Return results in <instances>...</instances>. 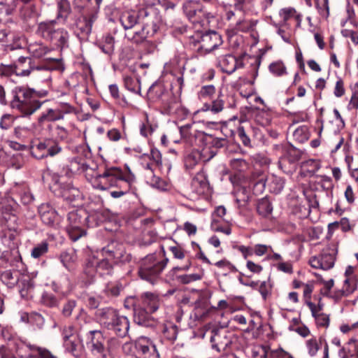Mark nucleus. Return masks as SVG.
Here are the masks:
<instances>
[{
	"mask_svg": "<svg viewBox=\"0 0 358 358\" xmlns=\"http://www.w3.org/2000/svg\"><path fill=\"white\" fill-rule=\"evenodd\" d=\"M87 171L86 177L92 183V186L98 189L106 190L111 187L119 186L121 180L127 175L124 172L117 167H111L107 169L101 174H99L94 170L85 167L83 164L80 167L79 163L76 160L70 162V169L71 171H78L80 169Z\"/></svg>",
	"mask_w": 358,
	"mask_h": 358,
	"instance_id": "obj_1",
	"label": "nucleus"
},
{
	"mask_svg": "<svg viewBox=\"0 0 358 358\" xmlns=\"http://www.w3.org/2000/svg\"><path fill=\"white\" fill-rule=\"evenodd\" d=\"M95 317L100 325L123 338L128 334L129 322L127 317L120 315L118 311L110 307L98 308Z\"/></svg>",
	"mask_w": 358,
	"mask_h": 358,
	"instance_id": "obj_2",
	"label": "nucleus"
},
{
	"mask_svg": "<svg viewBox=\"0 0 358 358\" xmlns=\"http://www.w3.org/2000/svg\"><path fill=\"white\" fill-rule=\"evenodd\" d=\"M12 94L11 107L20 110L24 116L32 115L41 106L42 103L37 99L38 93L33 89L16 87Z\"/></svg>",
	"mask_w": 358,
	"mask_h": 358,
	"instance_id": "obj_3",
	"label": "nucleus"
},
{
	"mask_svg": "<svg viewBox=\"0 0 358 358\" xmlns=\"http://www.w3.org/2000/svg\"><path fill=\"white\" fill-rule=\"evenodd\" d=\"M132 301L131 306L134 307V320L140 324L147 326L150 315L155 312L161 303L159 295L155 292H145L141 299L134 301L131 297L127 299Z\"/></svg>",
	"mask_w": 358,
	"mask_h": 358,
	"instance_id": "obj_4",
	"label": "nucleus"
},
{
	"mask_svg": "<svg viewBox=\"0 0 358 358\" xmlns=\"http://www.w3.org/2000/svg\"><path fill=\"white\" fill-rule=\"evenodd\" d=\"M113 269V262L108 257L102 259L96 257H89L85 263L84 272L80 281V288H87L94 281L96 274L100 275L110 274Z\"/></svg>",
	"mask_w": 358,
	"mask_h": 358,
	"instance_id": "obj_5",
	"label": "nucleus"
},
{
	"mask_svg": "<svg viewBox=\"0 0 358 358\" xmlns=\"http://www.w3.org/2000/svg\"><path fill=\"white\" fill-rule=\"evenodd\" d=\"M56 20H48L38 23L36 34L46 41L58 48L68 46L69 35L64 28H57Z\"/></svg>",
	"mask_w": 358,
	"mask_h": 358,
	"instance_id": "obj_6",
	"label": "nucleus"
},
{
	"mask_svg": "<svg viewBox=\"0 0 358 358\" xmlns=\"http://www.w3.org/2000/svg\"><path fill=\"white\" fill-rule=\"evenodd\" d=\"M168 262V259H157L155 254L146 256L141 262L138 271L139 276L145 280L153 282L164 270Z\"/></svg>",
	"mask_w": 358,
	"mask_h": 358,
	"instance_id": "obj_7",
	"label": "nucleus"
},
{
	"mask_svg": "<svg viewBox=\"0 0 358 358\" xmlns=\"http://www.w3.org/2000/svg\"><path fill=\"white\" fill-rule=\"evenodd\" d=\"M101 2L102 0H95L96 7L91 8L87 6L82 5L83 0L74 1L75 8H77L81 12L82 20L79 22L78 26L84 35L89 36L91 34L93 24L98 19L99 7Z\"/></svg>",
	"mask_w": 358,
	"mask_h": 358,
	"instance_id": "obj_8",
	"label": "nucleus"
},
{
	"mask_svg": "<svg viewBox=\"0 0 358 358\" xmlns=\"http://www.w3.org/2000/svg\"><path fill=\"white\" fill-rule=\"evenodd\" d=\"M62 150L57 140L49 138L33 141L30 146L31 156L37 159L52 157L60 153Z\"/></svg>",
	"mask_w": 358,
	"mask_h": 358,
	"instance_id": "obj_9",
	"label": "nucleus"
},
{
	"mask_svg": "<svg viewBox=\"0 0 358 358\" xmlns=\"http://www.w3.org/2000/svg\"><path fill=\"white\" fill-rule=\"evenodd\" d=\"M89 216L85 211H71L68 214L67 230L71 238L76 241L85 235L83 227L87 224Z\"/></svg>",
	"mask_w": 358,
	"mask_h": 358,
	"instance_id": "obj_10",
	"label": "nucleus"
},
{
	"mask_svg": "<svg viewBox=\"0 0 358 358\" xmlns=\"http://www.w3.org/2000/svg\"><path fill=\"white\" fill-rule=\"evenodd\" d=\"M15 72L17 76L22 77L29 76L31 73L45 74V79L50 78V69L39 65H36L35 62L29 57H20L14 64Z\"/></svg>",
	"mask_w": 358,
	"mask_h": 358,
	"instance_id": "obj_11",
	"label": "nucleus"
},
{
	"mask_svg": "<svg viewBox=\"0 0 358 358\" xmlns=\"http://www.w3.org/2000/svg\"><path fill=\"white\" fill-rule=\"evenodd\" d=\"M338 252V246L336 243L328 245L318 257H313L310 259L312 267L328 270L331 268L335 262L336 255Z\"/></svg>",
	"mask_w": 358,
	"mask_h": 358,
	"instance_id": "obj_12",
	"label": "nucleus"
},
{
	"mask_svg": "<svg viewBox=\"0 0 358 358\" xmlns=\"http://www.w3.org/2000/svg\"><path fill=\"white\" fill-rule=\"evenodd\" d=\"M199 46L197 51L201 55H206L216 49L222 43L220 34L215 31H209L197 35Z\"/></svg>",
	"mask_w": 358,
	"mask_h": 358,
	"instance_id": "obj_13",
	"label": "nucleus"
},
{
	"mask_svg": "<svg viewBox=\"0 0 358 358\" xmlns=\"http://www.w3.org/2000/svg\"><path fill=\"white\" fill-rule=\"evenodd\" d=\"M139 24L145 28H148L152 33H156L161 17L158 15L157 10L152 6H146L145 8L138 10Z\"/></svg>",
	"mask_w": 358,
	"mask_h": 358,
	"instance_id": "obj_14",
	"label": "nucleus"
},
{
	"mask_svg": "<svg viewBox=\"0 0 358 358\" xmlns=\"http://www.w3.org/2000/svg\"><path fill=\"white\" fill-rule=\"evenodd\" d=\"M215 154L216 152L210 150V147L208 146H205L201 150H193L185 156L184 159L185 166L186 169L192 170L200 162H208Z\"/></svg>",
	"mask_w": 358,
	"mask_h": 358,
	"instance_id": "obj_15",
	"label": "nucleus"
},
{
	"mask_svg": "<svg viewBox=\"0 0 358 358\" xmlns=\"http://www.w3.org/2000/svg\"><path fill=\"white\" fill-rule=\"evenodd\" d=\"M179 131L182 140L190 146L199 145L205 138V134L199 131L194 123L181 126Z\"/></svg>",
	"mask_w": 358,
	"mask_h": 358,
	"instance_id": "obj_16",
	"label": "nucleus"
},
{
	"mask_svg": "<svg viewBox=\"0 0 358 358\" xmlns=\"http://www.w3.org/2000/svg\"><path fill=\"white\" fill-rule=\"evenodd\" d=\"M210 337L212 347L217 352L225 351L232 343L234 334L225 329L213 330Z\"/></svg>",
	"mask_w": 358,
	"mask_h": 358,
	"instance_id": "obj_17",
	"label": "nucleus"
},
{
	"mask_svg": "<svg viewBox=\"0 0 358 358\" xmlns=\"http://www.w3.org/2000/svg\"><path fill=\"white\" fill-rule=\"evenodd\" d=\"M182 10L185 16L193 23L200 22L205 16L203 6L198 0H188L183 3Z\"/></svg>",
	"mask_w": 358,
	"mask_h": 358,
	"instance_id": "obj_18",
	"label": "nucleus"
},
{
	"mask_svg": "<svg viewBox=\"0 0 358 358\" xmlns=\"http://www.w3.org/2000/svg\"><path fill=\"white\" fill-rule=\"evenodd\" d=\"M267 184L271 192L279 194L284 188L285 180L280 177L272 175L266 178L262 176L257 181L253 182L255 189L262 192Z\"/></svg>",
	"mask_w": 358,
	"mask_h": 358,
	"instance_id": "obj_19",
	"label": "nucleus"
},
{
	"mask_svg": "<svg viewBox=\"0 0 358 358\" xmlns=\"http://www.w3.org/2000/svg\"><path fill=\"white\" fill-rule=\"evenodd\" d=\"M87 339L89 340L87 343V346L93 355H99L101 358H103L104 355H107L103 344L104 338L101 331H90Z\"/></svg>",
	"mask_w": 358,
	"mask_h": 358,
	"instance_id": "obj_20",
	"label": "nucleus"
},
{
	"mask_svg": "<svg viewBox=\"0 0 358 358\" xmlns=\"http://www.w3.org/2000/svg\"><path fill=\"white\" fill-rule=\"evenodd\" d=\"M38 211L42 222L48 226L53 227L59 221V217L54 208L48 203H42L38 206Z\"/></svg>",
	"mask_w": 358,
	"mask_h": 358,
	"instance_id": "obj_21",
	"label": "nucleus"
},
{
	"mask_svg": "<svg viewBox=\"0 0 358 358\" xmlns=\"http://www.w3.org/2000/svg\"><path fill=\"white\" fill-rule=\"evenodd\" d=\"M149 99L153 101H161L167 105V101L170 97V93L162 83L155 82L149 88L148 92Z\"/></svg>",
	"mask_w": 358,
	"mask_h": 358,
	"instance_id": "obj_22",
	"label": "nucleus"
},
{
	"mask_svg": "<svg viewBox=\"0 0 358 358\" xmlns=\"http://www.w3.org/2000/svg\"><path fill=\"white\" fill-rule=\"evenodd\" d=\"M127 175L121 180V182L119 183L120 190L111 191L110 192V196L114 199L120 198L126 194H127L131 185L136 181L135 175L131 171L130 169L127 166Z\"/></svg>",
	"mask_w": 358,
	"mask_h": 358,
	"instance_id": "obj_23",
	"label": "nucleus"
},
{
	"mask_svg": "<svg viewBox=\"0 0 358 358\" xmlns=\"http://www.w3.org/2000/svg\"><path fill=\"white\" fill-rule=\"evenodd\" d=\"M219 65L222 71L231 74L237 69L243 66V62L241 59H237L232 55L228 54L219 58Z\"/></svg>",
	"mask_w": 358,
	"mask_h": 358,
	"instance_id": "obj_24",
	"label": "nucleus"
},
{
	"mask_svg": "<svg viewBox=\"0 0 358 358\" xmlns=\"http://www.w3.org/2000/svg\"><path fill=\"white\" fill-rule=\"evenodd\" d=\"M103 256L108 257L110 261L114 263L118 262H126L130 259L129 255L124 252L122 245H118L117 248L113 249V245H109L102 250Z\"/></svg>",
	"mask_w": 358,
	"mask_h": 358,
	"instance_id": "obj_25",
	"label": "nucleus"
},
{
	"mask_svg": "<svg viewBox=\"0 0 358 358\" xmlns=\"http://www.w3.org/2000/svg\"><path fill=\"white\" fill-rule=\"evenodd\" d=\"M254 358H286L282 350H270L268 345H257L252 350Z\"/></svg>",
	"mask_w": 358,
	"mask_h": 358,
	"instance_id": "obj_26",
	"label": "nucleus"
},
{
	"mask_svg": "<svg viewBox=\"0 0 358 358\" xmlns=\"http://www.w3.org/2000/svg\"><path fill=\"white\" fill-rule=\"evenodd\" d=\"M136 348L139 352L148 358L158 355L155 345L145 337H141L136 341Z\"/></svg>",
	"mask_w": 358,
	"mask_h": 358,
	"instance_id": "obj_27",
	"label": "nucleus"
},
{
	"mask_svg": "<svg viewBox=\"0 0 358 358\" xmlns=\"http://www.w3.org/2000/svg\"><path fill=\"white\" fill-rule=\"evenodd\" d=\"M138 11L133 10H126L121 13L120 22L125 30L131 29L139 24Z\"/></svg>",
	"mask_w": 358,
	"mask_h": 358,
	"instance_id": "obj_28",
	"label": "nucleus"
},
{
	"mask_svg": "<svg viewBox=\"0 0 358 358\" xmlns=\"http://www.w3.org/2000/svg\"><path fill=\"white\" fill-rule=\"evenodd\" d=\"M12 194L18 197L23 204H29L33 201V196L24 183L15 184L11 189Z\"/></svg>",
	"mask_w": 358,
	"mask_h": 358,
	"instance_id": "obj_29",
	"label": "nucleus"
},
{
	"mask_svg": "<svg viewBox=\"0 0 358 358\" xmlns=\"http://www.w3.org/2000/svg\"><path fill=\"white\" fill-rule=\"evenodd\" d=\"M27 49L29 54L35 58H41L51 51L47 45L41 41L29 43Z\"/></svg>",
	"mask_w": 358,
	"mask_h": 358,
	"instance_id": "obj_30",
	"label": "nucleus"
},
{
	"mask_svg": "<svg viewBox=\"0 0 358 358\" xmlns=\"http://www.w3.org/2000/svg\"><path fill=\"white\" fill-rule=\"evenodd\" d=\"M306 304L310 308L312 315L315 317L316 323L320 327H327L329 324V316L324 313H317V307L311 301H306Z\"/></svg>",
	"mask_w": 358,
	"mask_h": 358,
	"instance_id": "obj_31",
	"label": "nucleus"
},
{
	"mask_svg": "<svg viewBox=\"0 0 358 358\" xmlns=\"http://www.w3.org/2000/svg\"><path fill=\"white\" fill-rule=\"evenodd\" d=\"M114 38L110 34H106L99 42V47L103 53L111 55L114 52Z\"/></svg>",
	"mask_w": 358,
	"mask_h": 358,
	"instance_id": "obj_32",
	"label": "nucleus"
},
{
	"mask_svg": "<svg viewBox=\"0 0 358 358\" xmlns=\"http://www.w3.org/2000/svg\"><path fill=\"white\" fill-rule=\"evenodd\" d=\"M155 33L150 31L148 28L141 26V30L135 31L132 36L127 34V37L135 43H140L144 41L150 35H153Z\"/></svg>",
	"mask_w": 358,
	"mask_h": 358,
	"instance_id": "obj_33",
	"label": "nucleus"
},
{
	"mask_svg": "<svg viewBox=\"0 0 358 358\" xmlns=\"http://www.w3.org/2000/svg\"><path fill=\"white\" fill-rule=\"evenodd\" d=\"M272 210L271 203L268 199L263 198L257 203V211L260 216L267 217L271 215Z\"/></svg>",
	"mask_w": 358,
	"mask_h": 358,
	"instance_id": "obj_34",
	"label": "nucleus"
},
{
	"mask_svg": "<svg viewBox=\"0 0 358 358\" xmlns=\"http://www.w3.org/2000/svg\"><path fill=\"white\" fill-rule=\"evenodd\" d=\"M62 116L58 113L57 109H48L46 112L43 113L38 117V122L43 123L44 122H53L62 120Z\"/></svg>",
	"mask_w": 358,
	"mask_h": 358,
	"instance_id": "obj_35",
	"label": "nucleus"
},
{
	"mask_svg": "<svg viewBox=\"0 0 358 358\" xmlns=\"http://www.w3.org/2000/svg\"><path fill=\"white\" fill-rule=\"evenodd\" d=\"M322 341H325L322 337H320L319 341H317L315 337H313L306 341V346L308 354L311 357H313L317 354L320 349V344H321Z\"/></svg>",
	"mask_w": 358,
	"mask_h": 358,
	"instance_id": "obj_36",
	"label": "nucleus"
},
{
	"mask_svg": "<svg viewBox=\"0 0 358 358\" xmlns=\"http://www.w3.org/2000/svg\"><path fill=\"white\" fill-rule=\"evenodd\" d=\"M294 139L300 143H303L309 138V131L307 126L303 125L296 128L293 131Z\"/></svg>",
	"mask_w": 358,
	"mask_h": 358,
	"instance_id": "obj_37",
	"label": "nucleus"
},
{
	"mask_svg": "<svg viewBox=\"0 0 358 358\" xmlns=\"http://www.w3.org/2000/svg\"><path fill=\"white\" fill-rule=\"evenodd\" d=\"M57 19H62L65 21L71 13L69 2L67 0H60L57 3Z\"/></svg>",
	"mask_w": 358,
	"mask_h": 358,
	"instance_id": "obj_38",
	"label": "nucleus"
},
{
	"mask_svg": "<svg viewBox=\"0 0 358 358\" xmlns=\"http://www.w3.org/2000/svg\"><path fill=\"white\" fill-rule=\"evenodd\" d=\"M272 115L269 111L265 110H259L255 115V121L262 127H266L270 124Z\"/></svg>",
	"mask_w": 358,
	"mask_h": 358,
	"instance_id": "obj_39",
	"label": "nucleus"
},
{
	"mask_svg": "<svg viewBox=\"0 0 358 358\" xmlns=\"http://www.w3.org/2000/svg\"><path fill=\"white\" fill-rule=\"evenodd\" d=\"M123 80L124 86L128 90L136 94H140L141 87L138 80L129 76H124Z\"/></svg>",
	"mask_w": 358,
	"mask_h": 358,
	"instance_id": "obj_40",
	"label": "nucleus"
},
{
	"mask_svg": "<svg viewBox=\"0 0 358 358\" xmlns=\"http://www.w3.org/2000/svg\"><path fill=\"white\" fill-rule=\"evenodd\" d=\"M66 350L74 357H80L82 354V348L75 339L67 341L64 343Z\"/></svg>",
	"mask_w": 358,
	"mask_h": 358,
	"instance_id": "obj_41",
	"label": "nucleus"
},
{
	"mask_svg": "<svg viewBox=\"0 0 358 358\" xmlns=\"http://www.w3.org/2000/svg\"><path fill=\"white\" fill-rule=\"evenodd\" d=\"M162 332L165 338L170 341H174L177 338L178 328L176 325L169 323L164 325Z\"/></svg>",
	"mask_w": 358,
	"mask_h": 358,
	"instance_id": "obj_42",
	"label": "nucleus"
},
{
	"mask_svg": "<svg viewBox=\"0 0 358 358\" xmlns=\"http://www.w3.org/2000/svg\"><path fill=\"white\" fill-rule=\"evenodd\" d=\"M48 251V243L43 241L33 248L31 252V256L34 259H38Z\"/></svg>",
	"mask_w": 358,
	"mask_h": 358,
	"instance_id": "obj_43",
	"label": "nucleus"
},
{
	"mask_svg": "<svg viewBox=\"0 0 358 358\" xmlns=\"http://www.w3.org/2000/svg\"><path fill=\"white\" fill-rule=\"evenodd\" d=\"M280 15L282 20L286 22L291 17H295L298 21V24L301 23V15L296 14V10L292 8H285L280 11Z\"/></svg>",
	"mask_w": 358,
	"mask_h": 358,
	"instance_id": "obj_44",
	"label": "nucleus"
},
{
	"mask_svg": "<svg viewBox=\"0 0 358 358\" xmlns=\"http://www.w3.org/2000/svg\"><path fill=\"white\" fill-rule=\"evenodd\" d=\"M248 163L241 158H234L230 160V166L232 170L237 173H241L248 169Z\"/></svg>",
	"mask_w": 358,
	"mask_h": 358,
	"instance_id": "obj_45",
	"label": "nucleus"
},
{
	"mask_svg": "<svg viewBox=\"0 0 358 358\" xmlns=\"http://www.w3.org/2000/svg\"><path fill=\"white\" fill-rule=\"evenodd\" d=\"M62 196L64 199L71 202L79 198L80 192L78 189L70 187L62 192Z\"/></svg>",
	"mask_w": 358,
	"mask_h": 358,
	"instance_id": "obj_46",
	"label": "nucleus"
},
{
	"mask_svg": "<svg viewBox=\"0 0 358 358\" xmlns=\"http://www.w3.org/2000/svg\"><path fill=\"white\" fill-rule=\"evenodd\" d=\"M300 157L301 155L297 150H291L286 155L280 159L279 163L280 165L284 164L286 162H288L290 164H294L299 160Z\"/></svg>",
	"mask_w": 358,
	"mask_h": 358,
	"instance_id": "obj_47",
	"label": "nucleus"
},
{
	"mask_svg": "<svg viewBox=\"0 0 358 358\" xmlns=\"http://www.w3.org/2000/svg\"><path fill=\"white\" fill-rule=\"evenodd\" d=\"M148 183L150 184V185L152 186V187H155L159 190L166 189L167 186V184L164 180L155 175L150 176V178H148Z\"/></svg>",
	"mask_w": 358,
	"mask_h": 358,
	"instance_id": "obj_48",
	"label": "nucleus"
},
{
	"mask_svg": "<svg viewBox=\"0 0 358 358\" xmlns=\"http://www.w3.org/2000/svg\"><path fill=\"white\" fill-rule=\"evenodd\" d=\"M215 94V87L213 85L203 86L199 92L198 96L200 99L211 98Z\"/></svg>",
	"mask_w": 358,
	"mask_h": 358,
	"instance_id": "obj_49",
	"label": "nucleus"
},
{
	"mask_svg": "<svg viewBox=\"0 0 358 358\" xmlns=\"http://www.w3.org/2000/svg\"><path fill=\"white\" fill-rule=\"evenodd\" d=\"M352 96L348 103L349 109H358V81L352 87Z\"/></svg>",
	"mask_w": 358,
	"mask_h": 358,
	"instance_id": "obj_50",
	"label": "nucleus"
},
{
	"mask_svg": "<svg viewBox=\"0 0 358 358\" xmlns=\"http://www.w3.org/2000/svg\"><path fill=\"white\" fill-rule=\"evenodd\" d=\"M269 70L277 76H281L286 73V67L282 62H275L271 64Z\"/></svg>",
	"mask_w": 358,
	"mask_h": 358,
	"instance_id": "obj_51",
	"label": "nucleus"
},
{
	"mask_svg": "<svg viewBox=\"0 0 358 358\" xmlns=\"http://www.w3.org/2000/svg\"><path fill=\"white\" fill-rule=\"evenodd\" d=\"M249 201V196L245 188L238 189L236 193V201L239 206H245Z\"/></svg>",
	"mask_w": 358,
	"mask_h": 358,
	"instance_id": "obj_52",
	"label": "nucleus"
},
{
	"mask_svg": "<svg viewBox=\"0 0 358 358\" xmlns=\"http://www.w3.org/2000/svg\"><path fill=\"white\" fill-rule=\"evenodd\" d=\"M203 141L210 143L216 148H222L224 146L225 139L213 137L212 135H207L205 134Z\"/></svg>",
	"mask_w": 358,
	"mask_h": 358,
	"instance_id": "obj_53",
	"label": "nucleus"
},
{
	"mask_svg": "<svg viewBox=\"0 0 358 358\" xmlns=\"http://www.w3.org/2000/svg\"><path fill=\"white\" fill-rule=\"evenodd\" d=\"M194 185H196L197 184H199L201 185V188L202 192H205L206 189H208L209 184L207 181L206 176L203 173H198L195 178L194 179Z\"/></svg>",
	"mask_w": 358,
	"mask_h": 358,
	"instance_id": "obj_54",
	"label": "nucleus"
},
{
	"mask_svg": "<svg viewBox=\"0 0 358 358\" xmlns=\"http://www.w3.org/2000/svg\"><path fill=\"white\" fill-rule=\"evenodd\" d=\"M120 345V341L115 338H110L107 342V348L106 353L112 356V352Z\"/></svg>",
	"mask_w": 358,
	"mask_h": 358,
	"instance_id": "obj_55",
	"label": "nucleus"
},
{
	"mask_svg": "<svg viewBox=\"0 0 358 358\" xmlns=\"http://www.w3.org/2000/svg\"><path fill=\"white\" fill-rule=\"evenodd\" d=\"M14 118L9 114H5L1 117L0 120V127L2 129H8L12 127Z\"/></svg>",
	"mask_w": 358,
	"mask_h": 358,
	"instance_id": "obj_56",
	"label": "nucleus"
},
{
	"mask_svg": "<svg viewBox=\"0 0 358 358\" xmlns=\"http://www.w3.org/2000/svg\"><path fill=\"white\" fill-rule=\"evenodd\" d=\"M58 113L62 116V119L65 114L72 113L75 111L73 106L68 103H61L57 108Z\"/></svg>",
	"mask_w": 358,
	"mask_h": 358,
	"instance_id": "obj_57",
	"label": "nucleus"
},
{
	"mask_svg": "<svg viewBox=\"0 0 358 358\" xmlns=\"http://www.w3.org/2000/svg\"><path fill=\"white\" fill-rule=\"evenodd\" d=\"M345 90L344 87L343 80H342V78H338L335 85L334 94L336 97H341L345 94Z\"/></svg>",
	"mask_w": 358,
	"mask_h": 358,
	"instance_id": "obj_58",
	"label": "nucleus"
},
{
	"mask_svg": "<svg viewBox=\"0 0 358 358\" xmlns=\"http://www.w3.org/2000/svg\"><path fill=\"white\" fill-rule=\"evenodd\" d=\"M347 291H355L357 289L358 279L357 277H348L344 280Z\"/></svg>",
	"mask_w": 358,
	"mask_h": 358,
	"instance_id": "obj_59",
	"label": "nucleus"
},
{
	"mask_svg": "<svg viewBox=\"0 0 358 358\" xmlns=\"http://www.w3.org/2000/svg\"><path fill=\"white\" fill-rule=\"evenodd\" d=\"M217 222L218 221L216 220L215 219H213L212 222H211V229L212 230L215 231H220V232H222L227 235H229L231 234V229L229 227H223L222 226H219L217 224Z\"/></svg>",
	"mask_w": 358,
	"mask_h": 358,
	"instance_id": "obj_60",
	"label": "nucleus"
},
{
	"mask_svg": "<svg viewBox=\"0 0 358 358\" xmlns=\"http://www.w3.org/2000/svg\"><path fill=\"white\" fill-rule=\"evenodd\" d=\"M268 250H272V248L270 245L257 244L253 249V252L257 256H262L265 255Z\"/></svg>",
	"mask_w": 358,
	"mask_h": 358,
	"instance_id": "obj_61",
	"label": "nucleus"
},
{
	"mask_svg": "<svg viewBox=\"0 0 358 358\" xmlns=\"http://www.w3.org/2000/svg\"><path fill=\"white\" fill-rule=\"evenodd\" d=\"M224 108V101L218 97L216 100L213 101L211 105L210 110L214 113H220Z\"/></svg>",
	"mask_w": 358,
	"mask_h": 358,
	"instance_id": "obj_62",
	"label": "nucleus"
},
{
	"mask_svg": "<svg viewBox=\"0 0 358 358\" xmlns=\"http://www.w3.org/2000/svg\"><path fill=\"white\" fill-rule=\"evenodd\" d=\"M278 271L286 273H292L293 272L292 265L290 262H280L276 265Z\"/></svg>",
	"mask_w": 358,
	"mask_h": 358,
	"instance_id": "obj_63",
	"label": "nucleus"
},
{
	"mask_svg": "<svg viewBox=\"0 0 358 358\" xmlns=\"http://www.w3.org/2000/svg\"><path fill=\"white\" fill-rule=\"evenodd\" d=\"M152 131L153 129L152 127V125L148 122V121L142 123V124L140 127L141 134L145 137H147L149 135H150L152 133Z\"/></svg>",
	"mask_w": 358,
	"mask_h": 358,
	"instance_id": "obj_64",
	"label": "nucleus"
}]
</instances>
